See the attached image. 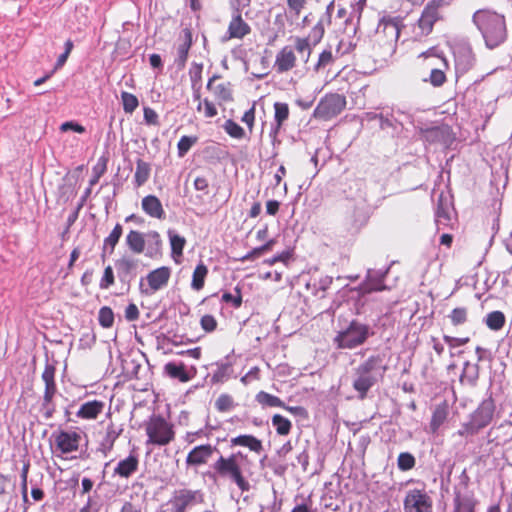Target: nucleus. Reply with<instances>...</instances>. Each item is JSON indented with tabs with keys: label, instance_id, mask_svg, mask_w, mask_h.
I'll return each instance as SVG.
<instances>
[{
	"label": "nucleus",
	"instance_id": "f257e3e1",
	"mask_svg": "<svg viewBox=\"0 0 512 512\" xmlns=\"http://www.w3.org/2000/svg\"><path fill=\"white\" fill-rule=\"evenodd\" d=\"M472 21L481 33L485 45L494 49L507 39V26L504 15L489 9L477 10Z\"/></svg>",
	"mask_w": 512,
	"mask_h": 512
},
{
	"label": "nucleus",
	"instance_id": "f03ea898",
	"mask_svg": "<svg viewBox=\"0 0 512 512\" xmlns=\"http://www.w3.org/2000/svg\"><path fill=\"white\" fill-rule=\"evenodd\" d=\"M382 363L381 355H371L354 369L352 386L358 393L359 399H365L368 391L377 383L378 378L386 372L387 367Z\"/></svg>",
	"mask_w": 512,
	"mask_h": 512
},
{
	"label": "nucleus",
	"instance_id": "7ed1b4c3",
	"mask_svg": "<svg viewBox=\"0 0 512 512\" xmlns=\"http://www.w3.org/2000/svg\"><path fill=\"white\" fill-rule=\"evenodd\" d=\"M496 405L492 393L479 404L470 416L469 420L461 425L457 434L462 437L474 436L487 427L493 420Z\"/></svg>",
	"mask_w": 512,
	"mask_h": 512
},
{
	"label": "nucleus",
	"instance_id": "20e7f679",
	"mask_svg": "<svg viewBox=\"0 0 512 512\" xmlns=\"http://www.w3.org/2000/svg\"><path fill=\"white\" fill-rule=\"evenodd\" d=\"M372 335L374 332L369 325L352 320L345 329L336 334L333 343L339 349L352 350L363 345Z\"/></svg>",
	"mask_w": 512,
	"mask_h": 512
},
{
	"label": "nucleus",
	"instance_id": "39448f33",
	"mask_svg": "<svg viewBox=\"0 0 512 512\" xmlns=\"http://www.w3.org/2000/svg\"><path fill=\"white\" fill-rule=\"evenodd\" d=\"M238 456H242L241 452L232 454L229 457L220 456L212 467L215 475L221 478H230L242 492H246L250 490L251 486L242 474L241 467L237 461Z\"/></svg>",
	"mask_w": 512,
	"mask_h": 512
},
{
	"label": "nucleus",
	"instance_id": "423d86ee",
	"mask_svg": "<svg viewBox=\"0 0 512 512\" xmlns=\"http://www.w3.org/2000/svg\"><path fill=\"white\" fill-rule=\"evenodd\" d=\"M400 116H405L410 124L414 123V112L411 109L393 108L391 113L373 114L370 119H377L382 130H391L392 135H398L404 129V121Z\"/></svg>",
	"mask_w": 512,
	"mask_h": 512
},
{
	"label": "nucleus",
	"instance_id": "0eeeda50",
	"mask_svg": "<svg viewBox=\"0 0 512 512\" xmlns=\"http://www.w3.org/2000/svg\"><path fill=\"white\" fill-rule=\"evenodd\" d=\"M147 444L165 446L174 439L173 427L161 416H153L146 425Z\"/></svg>",
	"mask_w": 512,
	"mask_h": 512
},
{
	"label": "nucleus",
	"instance_id": "6e6552de",
	"mask_svg": "<svg viewBox=\"0 0 512 512\" xmlns=\"http://www.w3.org/2000/svg\"><path fill=\"white\" fill-rule=\"evenodd\" d=\"M346 99L344 96L331 93L325 95L317 104L314 110V117L322 120H329L345 108Z\"/></svg>",
	"mask_w": 512,
	"mask_h": 512
},
{
	"label": "nucleus",
	"instance_id": "1a4fd4ad",
	"mask_svg": "<svg viewBox=\"0 0 512 512\" xmlns=\"http://www.w3.org/2000/svg\"><path fill=\"white\" fill-rule=\"evenodd\" d=\"M390 268L391 265L384 270L368 268L365 279L358 287L353 288V291H357L360 296H365L372 292L387 290L388 286L385 285L384 281L390 271Z\"/></svg>",
	"mask_w": 512,
	"mask_h": 512
},
{
	"label": "nucleus",
	"instance_id": "9d476101",
	"mask_svg": "<svg viewBox=\"0 0 512 512\" xmlns=\"http://www.w3.org/2000/svg\"><path fill=\"white\" fill-rule=\"evenodd\" d=\"M448 5L447 0H431L426 4L418 20L421 35H428L432 32L435 22L441 18L440 9Z\"/></svg>",
	"mask_w": 512,
	"mask_h": 512
},
{
	"label": "nucleus",
	"instance_id": "9b49d317",
	"mask_svg": "<svg viewBox=\"0 0 512 512\" xmlns=\"http://www.w3.org/2000/svg\"><path fill=\"white\" fill-rule=\"evenodd\" d=\"M170 276L171 269L169 267L162 266L152 270L146 276V280L148 283L147 287H145L143 283L144 279L141 278L139 283L140 292L144 295H151L156 291L163 289L164 287L167 286Z\"/></svg>",
	"mask_w": 512,
	"mask_h": 512
},
{
	"label": "nucleus",
	"instance_id": "f8f14e48",
	"mask_svg": "<svg viewBox=\"0 0 512 512\" xmlns=\"http://www.w3.org/2000/svg\"><path fill=\"white\" fill-rule=\"evenodd\" d=\"M204 502V493L201 490L180 489L176 491L170 500L176 512H186L197 504Z\"/></svg>",
	"mask_w": 512,
	"mask_h": 512
},
{
	"label": "nucleus",
	"instance_id": "ddd939ff",
	"mask_svg": "<svg viewBox=\"0 0 512 512\" xmlns=\"http://www.w3.org/2000/svg\"><path fill=\"white\" fill-rule=\"evenodd\" d=\"M404 511L432 512V499L424 489H411L404 499Z\"/></svg>",
	"mask_w": 512,
	"mask_h": 512
},
{
	"label": "nucleus",
	"instance_id": "4468645a",
	"mask_svg": "<svg viewBox=\"0 0 512 512\" xmlns=\"http://www.w3.org/2000/svg\"><path fill=\"white\" fill-rule=\"evenodd\" d=\"M140 261L132 256L124 255L115 261L117 276L122 284L130 287L138 272Z\"/></svg>",
	"mask_w": 512,
	"mask_h": 512
},
{
	"label": "nucleus",
	"instance_id": "2eb2a0df",
	"mask_svg": "<svg viewBox=\"0 0 512 512\" xmlns=\"http://www.w3.org/2000/svg\"><path fill=\"white\" fill-rule=\"evenodd\" d=\"M52 437H54L55 439L57 449L64 454L76 451L79 447V442L81 439L80 434H78L77 432L64 430H61L57 433H53Z\"/></svg>",
	"mask_w": 512,
	"mask_h": 512
},
{
	"label": "nucleus",
	"instance_id": "dca6fc26",
	"mask_svg": "<svg viewBox=\"0 0 512 512\" xmlns=\"http://www.w3.org/2000/svg\"><path fill=\"white\" fill-rule=\"evenodd\" d=\"M250 32L251 27L243 20L241 12L234 11L232 19L228 25L227 34L223 37V41L233 38L242 39Z\"/></svg>",
	"mask_w": 512,
	"mask_h": 512
},
{
	"label": "nucleus",
	"instance_id": "f3484780",
	"mask_svg": "<svg viewBox=\"0 0 512 512\" xmlns=\"http://www.w3.org/2000/svg\"><path fill=\"white\" fill-rule=\"evenodd\" d=\"M216 451H218L217 447L210 444L196 446L188 453L186 464L187 466L204 465Z\"/></svg>",
	"mask_w": 512,
	"mask_h": 512
},
{
	"label": "nucleus",
	"instance_id": "a211bd4d",
	"mask_svg": "<svg viewBox=\"0 0 512 512\" xmlns=\"http://www.w3.org/2000/svg\"><path fill=\"white\" fill-rule=\"evenodd\" d=\"M196 368L192 366L189 370L182 362H168L164 366V373L172 379H177L180 382H188L196 375Z\"/></svg>",
	"mask_w": 512,
	"mask_h": 512
},
{
	"label": "nucleus",
	"instance_id": "6ab92c4d",
	"mask_svg": "<svg viewBox=\"0 0 512 512\" xmlns=\"http://www.w3.org/2000/svg\"><path fill=\"white\" fill-rule=\"evenodd\" d=\"M181 43L177 47V57L174 60L178 70H182L187 62L189 50L193 44L192 31L190 28H184L180 37Z\"/></svg>",
	"mask_w": 512,
	"mask_h": 512
},
{
	"label": "nucleus",
	"instance_id": "aec40b11",
	"mask_svg": "<svg viewBox=\"0 0 512 512\" xmlns=\"http://www.w3.org/2000/svg\"><path fill=\"white\" fill-rule=\"evenodd\" d=\"M451 208L452 203L450 198L441 192L439 194L435 209V221L438 227L441 225H448L451 220Z\"/></svg>",
	"mask_w": 512,
	"mask_h": 512
},
{
	"label": "nucleus",
	"instance_id": "412c9836",
	"mask_svg": "<svg viewBox=\"0 0 512 512\" xmlns=\"http://www.w3.org/2000/svg\"><path fill=\"white\" fill-rule=\"evenodd\" d=\"M138 466V457L134 454H130L116 464L113 470V477L118 476L123 479H128L138 470Z\"/></svg>",
	"mask_w": 512,
	"mask_h": 512
},
{
	"label": "nucleus",
	"instance_id": "4be33fe9",
	"mask_svg": "<svg viewBox=\"0 0 512 512\" xmlns=\"http://www.w3.org/2000/svg\"><path fill=\"white\" fill-rule=\"evenodd\" d=\"M296 65V56L289 46L283 47L276 55L274 67L278 73L293 69Z\"/></svg>",
	"mask_w": 512,
	"mask_h": 512
},
{
	"label": "nucleus",
	"instance_id": "5701e85b",
	"mask_svg": "<svg viewBox=\"0 0 512 512\" xmlns=\"http://www.w3.org/2000/svg\"><path fill=\"white\" fill-rule=\"evenodd\" d=\"M142 210L150 217L165 219V211L161 201L154 195H147L141 201Z\"/></svg>",
	"mask_w": 512,
	"mask_h": 512
},
{
	"label": "nucleus",
	"instance_id": "b1692460",
	"mask_svg": "<svg viewBox=\"0 0 512 512\" xmlns=\"http://www.w3.org/2000/svg\"><path fill=\"white\" fill-rule=\"evenodd\" d=\"M274 122L275 124L272 126L270 130V137L273 139V144L276 142L277 134L279 133V130L283 123L288 119L289 117V106L287 103L282 102H276L274 104Z\"/></svg>",
	"mask_w": 512,
	"mask_h": 512
},
{
	"label": "nucleus",
	"instance_id": "393cba45",
	"mask_svg": "<svg viewBox=\"0 0 512 512\" xmlns=\"http://www.w3.org/2000/svg\"><path fill=\"white\" fill-rule=\"evenodd\" d=\"M454 56L456 70L461 73L467 72L473 66L475 61L472 50L469 47L458 49L454 53Z\"/></svg>",
	"mask_w": 512,
	"mask_h": 512
},
{
	"label": "nucleus",
	"instance_id": "a878e982",
	"mask_svg": "<svg viewBox=\"0 0 512 512\" xmlns=\"http://www.w3.org/2000/svg\"><path fill=\"white\" fill-rule=\"evenodd\" d=\"M103 408L104 402L102 401H87L80 406L77 412V416L82 419H96L97 416L102 412Z\"/></svg>",
	"mask_w": 512,
	"mask_h": 512
},
{
	"label": "nucleus",
	"instance_id": "bb28decb",
	"mask_svg": "<svg viewBox=\"0 0 512 512\" xmlns=\"http://www.w3.org/2000/svg\"><path fill=\"white\" fill-rule=\"evenodd\" d=\"M146 234L137 230H130L126 236V245L135 254H141L146 246Z\"/></svg>",
	"mask_w": 512,
	"mask_h": 512
},
{
	"label": "nucleus",
	"instance_id": "cd10ccee",
	"mask_svg": "<svg viewBox=\"0 0 512 512\" xmlns=\"http://www.w3.org/2000/svg\"><path fill=\"white\" fill-rule=\"evenodd\" d=\"M479 365L477 363H470L466 361L464 363L462 374L460 375V382L467 384L471 387L476 386L479 379Z\"/></svg>",
	"mask_w": 512,
	"mask_h": 512
},
{
	"label": "nucleus",
	"instance_id": "c85d7f7f",
	"mask_svg": "<svg viewBox=\"0 0 512 512\" xmlns=\"http://www.w3.org/2000/svg\"><path fill=\"white\" fill-rule=\"evenodd\" d=\"M232 446H244L248 447L255 453H260L263 450L261 440L254 437L253 435H239L231 439Z\"/></svg>",
	"mask_w": 512,
	"mask_h": 512
},
{
	"label": "nucleus",
	"instance_id": "c756f323",
	"mask_svg": "<svg viewBox=\"0 0 512 512\" xmlns=\"http://www.w3.org/2000/svg\"><path fill=\"white\" fill-rule=\"evenodd\" d=\"M123 233L122 225L117 223L111 233L104 239L101 258L104 260L106 252L112 254Z\"/></svg>",
	"mask_w": 512,
	"mask_h": 512
},
{
	"label": "nucleus",
	"instance_id": "7c9ffc66",
	"mask_svg": "<svg viewBox=\"0 0 512 512\" xmlns=\"http://www.w3.org/2000/svg\"><path fill=\"white\" fill-rule=\"evenodd\" d=\"M122 429L117 430L113 423H110L107 428L105 435L100 442V450L106 455L113 449L114 443L120 436Z\"/></svg>",
	"mask_w": 512,
	"mask_h": 512
},
{
	"label": "nucleus",
	"instance_id": "2f4dec72",
	"mask_svg": "<svg viewBox=\"0 0 512 512\" xmlns=\"http://www.w3.org/2000/svg\"><path fill=\"white\" fill-rule=\"evenodd\" d=\"M168 237L171 246V256L175 262H179V258L183 255L186 239L171 229L168 230Z\"/></svg>",
	"mask_w": 512,
	"mask_h": 512
},
{
	"label": "nucleus",
	"instance_id": "473e14b6",
	"mask_svg": "<svg viewBox=\"0 0 512 512\" xmlns=\"http://www.w3.org/2000/svg\"><path fill=\"white\" fill-rule=\"evenodd\" d=\"M400 19L398 17H383L380 21L378 30L382 27L383 32L396 41L400 34Z\"/></svg>",
	"mask_w": 512,
	"mask_h": 512
},
{
	"label": "nucleus",
	"instance_id": "72a5a7b5",
	"mask_svg": "<svg viewBox=\"0 0 512 512\" xmlns=\"http://www.w3.org/2000/svg\"><path fill=\"white\" fill-rule=\"evenodd\" d=\"M146 256L155 257L160 254L162 247V240L157 231H149L146 233Z\"/></svg>",
	"mask_w": 512,
	"mask_h": 512
},
{
	"label": "nucleus",
	"instance_id": "f704fd0d",
	"mask_svg": "<svg viewBox=\"0 0 512 512\" xmlns=\"http://www.w3.org/2000/svg\"><path fill=\"white\" fill-rule=\"evenodd\" d=\"M332 283L333 278L331 276H324L319 280H315L312 284L308 283L307 288H312L313 295L323 299L326 296L325 292L330 288Z\"/></svg>",
	"mask_w": 512,
	"mask_h": 512
},
{
	"label": "nucleus",
	"instance_id": "c9c22d12",
	"mask_svg": "<svg viewBox=\"0 0 512 512\" xmlns=\"http://www.w3.org/2000/svg\"><path fill=\"white\" fill-rule=\"evenodd\" d=\"M476 501L471 495L456 494L453 512H474Z\"/></svg>",
	"mask_w": 512,
	"mask_h": 512
},
{
	"label": "nucleus",
	"instance_id": "e433bc0d",
	"mask_svg": "<svg viewBox=\"0 0 512 512\" xmlns=\"http://www.w3.org/2000/svg\"><path fill=\"white\" fill-rule=\"evenodd\" d=\"M151 167L150 164L138 159L136 161V171L134 175L135 184L137 187L144 185L150 176Z\"/></svg>",
	"mask_w": 512,
	"mask_h": 512
},
{
	"label": "nucleus",
	"instance_id": "4c0bfd02",
	"mask_svg": "<svg viewBox=\"0 0 512 512\" xmlns=\"http://www.w3.org/2000/svg\"><path fill=\"white\" fill-rule=\"evenodd\" d=\"M218 78V76L214 75L212 78L209 79L207 83V88L209 90H213L215 95L221 99L222 101H230L232 100V93L229 89V83H220L216 86H212L213 81Z\"/></svg>",
	"mask_w": 512,
	"mask_h": 512
},
{
	"label": "nucleus",
	"instance_id": "58836bf2",
	"mask_svg": "<svg viewBox=\"0 0 512 512\" xmlns=\"http://www.w3.org/2000/svg\"><path fill=\"white\" fill-rule=\"evenodd\" d=\"M445 132V129L439 126H432L420 130L421 137L429 143L442 141L445 136Z\"/></svg>",
	"mask_w": 512,
	"mask_h": 512
},
{
	"label": "nucleus",
	"instance_id": "ea45409f",
	"mask_svg": "<svg viewBox=\"0 0 512 512\" xmlns=\"http://www.w3.org/2000/svg\"><path fill=\"white\" fill-rule=\"evenodd\" d=\"M207 274L208 268L204 265V263L200 262L193 272L191 287L196 291L201 290L204 286Z\"/></svg>",
	"mask_w": 512,
	"mask_h": 512
},
{
	"label": "nucleus",
	"instance_id": "a19ab883",
	"mask_svg": "<svg viewBox=\"0 0 512 512\" xmlns=\"http://www.w3.org/2000/svg\"><path fill=\"white\" fill-rule=\"evenodd\" d=\"M256 401L262 406L267 407H285V403L277 396L260 391L256 394Z\"/></svg>",
	"mask_w": 512,
	"mask_h": 512
},
{
	"label": "nucleus",
	"instance_id": "79ce46f5",
	"mask_svg": "<svg viewBox=\"0 0 512 512\" xmlns=\"http://www.w3.org/2000/svg\"><path fill=\"white\" fill-rule=\"evenodd\" d=\"M485 324L493 331H498L505 324V315L501 311H492L486 315Z\"/></svg>",
	"mask_w": 512,
	"mask_h": 512
},
{
	"label": "nucleus",
	"instance_id": "37998d69",
	"mask_svg": "<svg viewBox=\"0 0 512 512\" xmlns=\"http://www.w3.org/2000/svg\"><path fill=\"white\" fill-rule=\"evenodd\" d=\"M275 239L268 240L265 244L260 247H256L249 251L246 255L241 258V261H250L259 258L262 254L271 251L273 246L275 245Z\"/></svg>",
	"mask_w": 512,
	"mask_h": 512
},
{
	"label": "nucleus",
	"instance_id": "c03bdc74",
	"mask_svg": "<svg viewBox=\"0 0 512 512\" xmlns=\"http://www.w3.org/2000/svg\"><path fill=\"white\" fill-rule=\"evenodd\" d=\"M272 425L279 435H288L292 428L290 420L280 414H275L272 417Z\"/></svg>",
	"mask_w": 512,
	"mask_h": 512
},
{
	"label": "nucleus",
	"instance_id": "a18cd8bd",
	"mask_svg": "<svg viewBox=\"0 0 512 512\" xmlns=\"http://www.w3.org/2000/svg\"><path fill=\"white\" fill-rule=\"evenodd\" d=\"M416 465V458L410 452H401L397 458V467L400 471H409Z\"/></svg>",
	"mask_w": 512,
	"mask_h": 512
},
{
	"label": "nucleus",
	"instance_id": "49530a36",
	"mask_svg": "<svg viewBox=\"0 0 512 512\" xmlns=\"http://www.w3.org/2000/svg\"><path fill=\"white\" fill-rule=\"evenodd\" d=\"M217 370L213 373L211 382L213 384L222 383L230 376L231 365L230 363H217Z\"/></svg>",
	"mask_w": 512,
	"mask_h": 512
},
{
	"label": "nucleus",
	"instance_id": "de8ad7c7",
	"mask_svg": "<svg viewBox=\"0 0 512 512\" xmlns=\"http://www.w3.org/2000/svg\"><path fill=\"white\" fill-rule=\"evenodd\" d=\"M223 128L225 132L232 138L242 139L245 137L244 129L232 119L226 120Z\"/></svg>",
	"mask_w": 512,
	"mask_h": 512
},
{
	"label": "nucleus",
	"instance_id": "09e8293b",
	"mask_svg": "<svg viewBox=\"0 0 512 512\" xmlns=\"http://www.w3.org/2000/svg\"><path fill=\"white\" fill-rule=\"evenodd\" d=\"M98 321L103 328L112 327L114 323V313L112 309L108 306L101 307L98 313Z\"/></svg>",
	"mask_w": 512,
	"mask_h": 512
},
{
	"label": "nucleus",
	"instance_id": "8fccbe9b",
	"mask_svg": "<svg viewBox=\"0 0 512 512\" xmlns=\"http://www.w3.org/2000/svg\"><path fill=\"white\" fill-rule=\"evenodd\" d=\"M235 406L236 404L229 394H221L215 401V408L219 412L231 411Z\"/></svg>",
	"mask_w": 512,
	"mask_h": 512
},
{
	"label": "nucleus",
	"instance_id": "3c124183",
	"mask_svg": "<svg viewBox=\"0 0 512 512\" xmlns=\"http://www.w3.org/2000/svg\"><path fill=\"white\" fill-rule=\"evenodd\" d=\"M54 396L43 395V401L41 404V412L45 419H51L56 411V405L53 401Z\"/></svg>",
	"mask_w": 512,
	"mask_h": 512
},
{
	"label": "nucleus",
	"instance_id": "603ef678",
	"mask_svg": "<svg viewBox=\"0 0 512 512\" xmlns=\"http://www.w3.org/2000/svg\"><path fill=\"white\" fill-rule=\"evenodd\" d=\"M121 99L126 113H133L139 105L137 97L129 92H122Z\"/></svg>",
	"mask_w": 512,
	"mask_h": 512
},
{
	"label": "nucleus",
	"instance_id": "864d4df0",
	"mask_svg": "<svg viewBox=\"0 0 512 512\" xmlns=\"http://www.w3.org/2000/svg\"><path fill=\"white\" fill-rule=\"evenodd\" d=\"M196 142L195 136H182L177 144L178 156L184 157Z\"/></svg>",
	"mask_w": 512,
	"mask_h": 512
},
{
	"label": "nucleus",
	"instance_id": "5fc2aeb1",
	"mask_svg": "<svg viewBox=\"0 0 512 512\" xmlns=\"http://www.w3.org/2000/svg\"><path fill=\"white\" fill-rule=\"evenodd\" d=\"M235 294H232L230 292H225L222 295V301L226 303H231L234 308H239L242 304V295L241 290L237 286L234 289Z\"/></svg>",
	"mask_w": 512,
	"mask_h": 512
},
{
	"label": "nucleus",
	"instance_id": "6e6d98bb",
	"mask_svg": "<svg viewBox=\"0 0 512 512\" xmlns=\"http://www.w3.org/2000/svg\"><path fill=\"white\" fill-rule=\"evenodd\" d=\"M449 318L453 325H461L467 320V309L464 307L455 308L450 313Z\"/></svg>",
	"mask_w": 512,
	"mask_h": 512
},
{
	"label": "nucleus",
	"instance_id": "4d7b16f0",
	"mask_svg": "<svg viewBox=\"0 0 512 512\" xmlns=\"http://www.w3.org/2000/svg\"><path fill=\"white\" fill-rule=\"evenodd\" d=\"M114 282H115V276H114L113 269H112V267L110 265H108L104 269V273H103V276H102V278L100 280L99 287L102 290H106L110 286H112L114 284Z\"/></svg>",
	"mask_w": 512,
	"mask_h": 512
},
{
	"label": "nucleus",
	"instance_id": "13d9d810",
	"mask_svg": "<svg viewBox=\"0 0 512 512\" xmlns=\"http://www.w3.org/2000/svg\"><path fill=\"white\" fill-rule=\"evenodd\" d=\"M446 81V75L441 68H432L429 76V82L434 87L442 86Z\"/></svg>",
	"mask_w": 512,
	"mask_h": 512
},
{
	"label": "nucleus",
	"instance_id": "bf43d9fd",
	"mask_svg": "<svg viewBox=\"0 0 512 512\" xmlns=\"http://www.w3.org/2000/svg\"><path fill=\"white\" fill-rule=\"evenodd\" d=\"M55 372H56L55 364L52 362H49V360L47 359L45 369L41 376L43 382L45 383V386L49 385L50 383L55 382Z\"/></svg>",
	"mask_w": 512,
	"mask_h": 512
},
{
	"label": "nucleus",
	"instance_id": "052dcab7",
	"mask_svg": "<svg viewBox=\"0 0 512 512\" xmlns=\"http://www.w3.org/2000/svg\"><path fill=\"white\" fill-rule=\"evenodd\" d=\"M324 32H325V29H324V25H323V22L322 20H320L310 31L309 33V36H308V40L309 41H312L313 44H317L321 41V39L323 38L324 36Z\"/></svg>",
	"mask_w": 512,
	"mask_h": 512
},
{
	"label": "nucleus",
	"instance_id": "680f3d73",
	"mask_svg": "<svg viewBox=\"0 0 512 512\" xmlns=\"http://www.w3.org/2000/svg\"><path fill=\"white\" fill-rule=\"evenodd\" d=\"M446 412L443 409H436L433 412L430 426L433 431H436L445 421Z\"/></svg>",
	"mask_w": 512,
	"mask_h": 512
},
{
	"label": "nucleus",
	"instance_id": "e2e57ef3",
	"mask_svg": "<svg viewBox=\"0 0 512 512\" xmlns=\"http://www.w3.org/2000/svg\"><path fill=\"white\" fill-rule=\"evenodd\" d=\"M202 64L193 63L190 70L189 76L192 82V86L194 87L197 83H199L202 79Z\"/></svg>",
	"mask_w": 512,
	"mask_h": 512
},
{
	"label": "nucleus",
	"instance_id": "0e129e2a",
	"mask_svg": "<svg viewBox=\"0 0 512 512\" xmlns=\"http://www.w3.org/2000/svg\"><path fill=\"white\" fill-rule=\"evenodd\" d=\"M295 48L301 54L307 52V57L305 59V61H307L311 53L309 40L307 38H296Z\"/></svg>",
	"mask_w": 512,
	"mask_h": 512
},
{
	"label": "nucleus",
	"instance_id": "69168bd1",
	"mask_svg": "<svg viewBox=\"0 0 512 512\" xmlns=\"http://www.w3.org/2000/svg\"><path fill=\"white\" fill-rule=\"evenodd\" d=\"M201 327L206 332H212L217 327V321L212 315H204L200 320Z\"/></svg>",
	"mask_w": 512,
	"mask_h": 512
},
{
	"label": "nucleus",
	"instance_id": "338daca9",
	"mask_svg": "<svg viewBox=\"0 0 512 512\" xmlns=\"http://www.w3.org/2000/svg\"><path fill=\"white\" fill-rule=\"evenodd\" d=\"M333 60L332 52L330 50H324L320 55L318 62L315 66L316 70L326 67Z\"/></svg>",
	"mask_w": 512,
	"mask_h": 512
},
{
	"label": "nucleus",
	"instance_id": "774afa93",
	"mask_svg": "<svg viewBox=\"0 0 512 512\" xmlns=\"http://www.w3.org/2000/svg\"><path fill=\"white\" fill-rule=\"evenodd\" d=\"M194 188L197 190V191H201L204 193V195H208L209 193V181L206 177L204 176H197L195 179H194Z\"/></svg>",
	"mask_w": 512,
	"mask_h": 512
}]
</instances>
